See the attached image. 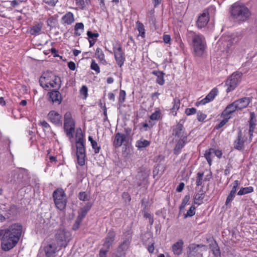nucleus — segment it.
<instances>
[{
	"instance_id": "obj_1",
	"label": "nucleus",
	"mask_w": 257,
	"mask_h": 257,
	"mask_svg": "<svg viewBox=\"0 0 257 257\" xmlns=\"http://www.w3.org/2000/svg\"><path fill=\"white\" fill-rule=\"evenodd\" d=\"M22 225L19 223H14L4 229V237L1 242L3 250L9 251L17 244L22 235Z\"/></svg>"
},
{
	"instance_id": "obj_2",
	"label": "nucleus",
	"mask_w": 257,
	"mask_h": 257,
	"mask_svg": "<svg viewBox=\"0 0 257 257\" xmlns=\"http://www.w3.org/2000/svg\"><path fill=\"white\" fill-rule=\"evenodd\" d=\"M186 39L193 47L194 55L197 57L202 56L206 47L204 37L201 34L188 31L186 33Z\"/></svg>"
},
{
	"instance_id": "obj_3",
	"label": "nucleus",
	"mask_w": 257,
	"mask_h": 257,
	"mask_svg": "<svg viewBox=\"0 0 257 257\" xmlns=\"http://www.w3.org/2000/svg\"><path fill=\"white\" fill-rule=\"evenodd\" d=\"M230 14L232 18L237 22L246 21L251 15L250 11L245 6L237 3H235L231 6Z\"/></svg>"
},
{
	"instance_id": "obj_4",
	"label": "nucleus",
	"mask_w": 257,
	"mask_h": 257,
	"mask_svg": "<svg viewBox=\"0 0 257 257\" xmlns=\"http://www.w3.org/2000/svg\"><path fill=\"white\" fill-rule=\"evenodd\" d=\"M39 83L41 86L45 90H47L50 86L56 89L61 87L60 78L50 71H47L42 75L39 79Z\"/></svg>"
},
{
	"instance_id": "obj_5",
	"label": "nucleus",
	"mask_w": 257,
	"mask_h": 257,
	"mask_svg": "<svg viewBox=\"0 0 257 257\" xmlns=\"http://www.w3.org/2000/svg\"><path fill=\"white\" fill-rule=\"evenodd\" d=\"M30 178L28 170L21 169L13 172L11 182L17 188H22L30 185Z\"/></svg>"
},
{
	"instance_id": "obj_6",
	"label": "nucleus",
	"mask_w": 257,
	"mask_h": 257,
	"mask_svg": "<svg viewBox=\"0 0 257 257\" xmlns=\"http://www.w3.org/2000/svg\"><path fill=\"white\" fill-rule=\"evenodd\" d=\"M75 123L70 112H66L64 116V131L66 136L71 140L73 138Z\"/></svg>"
},
{
	"instance_id": "obj_7",
	"label": "nucleus",
	"mask_w": 257,
	"mask_h": 257,
	"mask_svg": "<svg viewBox=\"0 0 257 257\" xmlns=\"http://www.w3.org/2000/svg\"><path fill=\"white\" fill-rule=\"evenodd\" d=\"M53 198L56 207L60 210L65 209L67 204V198L62 189H57L53 193Z\"/></svg>"
},
{
	"instance_id": "obj_8",
	"label": "nucleus",
	"mask_w": 257,
	"mask_h": 257,
	"mask_svg": "<svg viewBox=\"0 0 257 257\" xmlns=\"http://www.w3.org/2000/svg\"><path fill=\"white\" fill-rule=\"evenodd\" d=\"M206 250L205 244L191 243L187 247V255L188 257H203L202 251Z\"/></svg>"
},
{
	"instance_id": "obj_9",
	"label": "nucleus",
	"mask_w": 257,
	"mask_h": 257,
	"mask_svg": "<svg viewBox=\"0 0 257 257\" xmlns=\"http://www.w3.org/2000/svg\"><path fill=\"white\" fill-rule=\"evenodd\" d=\"M216 11L214 7H210L207 9H204L196 21V26L198 29L204 28L208 24L209 21L210 14H214Z\"/></svg>"
},
{
	"instance_id": "obj_10",
	"label": "nucleus",
	"mask_w": 257,
	"mask_h": 257,
	"mask_svg": "<svg viewBox=\"0 0 257 257\" xmlns=\"http://www.w3.org/2000/svg\"><path fill=\"white\" fill-rule=\"evenodd\" d=\"M242 74L241 73H233L230 75L225 82L227 86L226 92L227 93L233 91L241 81Z\"/></svg>"
},
{
	"instance_id": "obj_11",
	"label": "nucleus",
	"mask_w": 257,
	"mask_h": 257,
	"mask_svg": "<svg viewBox=\"0 0 257 257\" xmlns=\"http://www.w3.org/2000/svg\"><path fill=\"white\" fill-rule=\"evenodd\" d=\"M113 52L117 65L119 67H121L125 61V56L124 52L122 50V46L120 43L117 44V46H113Z\"/></svg>"
},
{
	"instance_id": "obj_12",
	"label": "nucleus",
	"mask_w": 257,
	"mask_h": 257,
	"mask_svg": "<svg viewBox=\"0 0 257 257\" xmlns=\"http://www.w3.org/2000/svg\"><path fill=\"white\" fill-rule=\"evenodd\" d=\"M247 141V138L243 134L241 130L237 132L236 139L233 142V148L239 151H242L245 148L244 144Z\"/></svg>"
},
{
	"instance_id": "obj_13",
	"label": "nucleus",
	"mask_w": 257,
	"mask_h": 257,
	"mask_svg": "<svg viewBox=\"0 0 257 257\" xmlns=\"http://www.w3.org/2000/svg\"><path fill=\"white\" fill-rule=\"evenodd\" d=\"M67 234H69V233L63 229H59L57 230L55 235L56 243L60 247H65L67 245L68 241L67 240Z\"/></svg>"
},
{
	"instance_id": "obj_14",
	"label": "nucleus",
	"mask_w": 257,
	"mask_h": 257,
	"mask_svg": "<svg viewBox=\"0 0 257 257\" xmlns=\"http://www.w3.org/2000/svg\"><path fill=\"white\" fill-rule=\"evenodd\" d=\"M172 135L179 139H187L188 135L183 124L178 122L172 127Z\"/></svg>"
},
{
	"instance_id": "obj_15",
	"label": "nucleus",
	"mask_w": 257,
	"mask_h": 257,
	"mask_svg": "<svg viewBox=\"0 0 257 257\" xmlns=\"http://www.w3.org/2000/svg\"><path fill=\"white\" fill-rule=\"evenodd\" d=\"M61 247L58 246L56 242L52 241L44 246V250L46 257H56L57 252L59 251Z\"/></svg>"
},
{
	"instance_id": "obj_16",
	"label": "nucleus",
	"mask_w": 257,
	"mask_h": 257,
	"mask_svg": "<svg viewBox=\"0 0 257 257\" xmlns=\"http://www.w3.org/2000/svg\"><path fill=\"white\" fill-rule=\"evenodd\" d=\"M130 242L129 238H125L118 246L116 253L113 254L112 257H124L126 254V251L129 248Z\"/></svg>"
},
{
	"instance_id": "obj_17",
	"label": "nucleus",
	"mask_w": 257,
	"mask_h": 257,
	"mask_svg": "<svg viewBox=\"0 0 257 257\" xmlns=\"http://www.w3.org/2000/svg\"><path fill=\"white\" fill-rule=\"evenodd\" d=\"M48 120L54 125L60 126L62 124V116L58 112L55 110L50 111L48 115Z\"/></svg>"
},
{
	"instance_id": "obj_18",
	"label": "nucleus",
	"mask_w": 257,
	"mask_h": 257,
	"mask_svg": "<svg viewBox=\"0 0 257 257\" xmlns=\"http://www.w3.org/2000/svg\"><path fill=\"white\" fill-rule=\"evenodd\" d=\"M49 100L53 104H61L62 101L61 94L57 90H54L48 93Z\"/></svg>"
},
{
	"instance_id": "obj_19",
	"label": "nucleus",
	"mask_w": 257,
	"mask_h": 257,
	"mask_svg": "<svg viewBox=\"0 0 257 257\" xmlns=\"http://www.w3.org/2000/svg\"><path fill=\"white\" fill-rule=\"evenodd\" d=\"M207 241L209 243V247L212 253L215 257H221V252L216 241L213 237L207 238Z\"/></svg>"
},
{
	"instance_id": "obj_20",
	"label": "nucleus",
	"mask_w": 257,
	"mask_h": 257,
	"mask_svg": "<svg viewBox=\"0 0 257 257\" xmlns=\"http://www.w3.org/2000/svg\"><path fill=\"white\" fill-rule=\"evenodd\" d=\"M115 236L116 233L115 231L113 229L109 230L104 239L103 247L110 248V246L112 244L115 240Z\"/></svg>"
},
{
	"instance_id": "obj_21",
	"label": "nucleus",
	"mask_w": 257,
	"mask_h": 257,
	"mask_svg": "<svg viewBox=\"0 0 257 257\" xmlns=\"http://www.w3.org/2000/svg\"><path fill=\"white\" fill-rule=\"evenodd\" d=\"M234 103L238 110L246 108L250 102L249 97H244L235 100Z\"/></svg>"
},
{
	"instance_id": "obj_22",
	"label": "nucleus",
	"mask_w": 257,
	"mask_h": 257,
	"mask_svg": "<svg viewBox=\"0 0 257 257\" xmlns=\"http://www.w3.org/2000/svg\"><path fill=\"white\" fill-rule=\"evenodd\" d=\"M236 110H238L236 105L233 101L231 103L227 105L225 108L222 111L221 113V117H230V114L235 112Z\"/></svg>"
},
{
	"instance_id": "obj_23",
	"label": "nucleus",
	"mask_w": 257,
	"mask_h": 257,
	"mask_svg": "<svg viewBox=\"0 0 257 257\" xmlns=\"http://www.w3.org/2000/svg\"><path fill=\"white\" fill-rule=\"evenodd\" d=\"M148 175L143 172L139 173L136 176V178L138 180L137 184L138 187H145L146 184H148Z\"/></svg>"
},
{
	"instance_id": "obj_24",
	"label": "nucleus",
	"mask_w": 257,
	"mask_h": 257,
	"mask_svg": "<svg viewBox=\"0 0 257 257\" xmlns=\"http://www.w3.org/2000/svg\"><path fill=\"white\" fill-rule=\"evenodd\" d=\"M126 138V135L120 133H117L115 135L113 145L115 148L120 147L124 142L125 141Z\"/></svg>"
},
{
	"instance_id": "obj_25",
	"label": "nucleus",
	"mask_w": 257,
	"mask_h": 257,
	"mask_svg": "<svg viewBox=\"0 0 257 257\" xmlns=\"http://www.w3.org/2000/svg\"><path fill=\"white\" fill-rule=\"evenodd\" d=\"M183 244V240L181 239H180L172 245V250L174 254L176 255H179L182 254Z\"/></svg>"
},
{
	"instance_id": "obj_26",
	"label": "nucleus",
	"mask_w": 257,
	"mask_h": 257,
	"mask_svg": "<svg viewBox=\"0 0 257 257\" xmlns=\"http://www.w3.org/2000/svg\"><path fill=\"white\" fill-rule=\"evenodd\" d=\"M218 92V89L216 88H213L206 97L200 101L199 103L204 105L212 101L217 95Z\"/></svg>"
},
{
	"instance_id": "obj_27",
	"label": "nucleus",
	"mask_w": 257,
	"mask_h": 257,
	"mask_svg": "<svg viewBox=\"0 0 257 257\" xmlns=\"http://www.w3.org/2000/svg\"><path fill=\"white\" fill-rule=\"evenodd\" d=\"M187 143V139H179L177 142L174 148V154L177 155H179L182 149Z\"/></svg>"
},
{
	"instance_id": "obj_28",
	"label": "nucleus",
	"mask_w": 257,
	"mask_h": 257,
	"mask_svg": "<svg viewBox=\"0 0 257 257\" xmlns=\"http://www.w3.org/2000/svg\"><path fill=\"white\" fill-rule=\"evenodd\" d=\"M152 74L157 77L156 83L160 85H163L165 83L164 75L165 73L161 71L154 70L152 72Z\"/></svg>"
},
{
	"instance_id": "obj_29",
	"label": "nucleus",
	"mask_w": 257,
	"mask_h": 257,
	"mask_svg": "<svg viewBox=\"0 0 257 257\" xmlns=\"http://www.w3.org/2000/svg\"><path fill=\"white\" fill-rule=\"evenodd\" d=\"M62 22L67 25L72 24L75 21L74 15L71 12H68L61 18Z\"/></svg>"
},
{
	"instance_id": "obj_30",
	"label": "nucleus",
	"mask_w": 257,
	"mask_h": 257,
	"mask_svg": "<svg viewBox=\"0 0 257 257\" xmlns=\"http://www.w3.org/2000/svg\"><path fill=\"white\" fill-rule=\"evenodd\" d=\"M203 186L200 190L194 196V204L200 205L203 202V200L204 198L205 194L202 189Z\"/></svg>"
},
{
	"instance_id": "obj_31",
	"label": "nucleus",
	"mask_w": 257,
	"mask_h": 257,
	"mask_svg": "<svg viewBox=\"0 0 257 257\" xmlns=\"http://www.w3.org/2000/svg\"><path fill=\"white\" fill-rule=\"evenodd\" d=\"M76 149L79 148H84V136L83 133H82L81 130L80 128V133L78 131L77 132L76 135Z\"/></svg>"
},
{
	"instance_id": "obj_32",
	"label": "nucleus",
	"mask_w": 257,
	"mask_h": 257,
	"mask_svg": "<svg viewBox=\"0 0 257 257\" xmlns=\"http://www.w3.org/2000/svg\"><path fill=\"white\" fill-rule=\"evenodd\" d=\"M150 144V141L141 138L140 140L136 141L135 146L138 150H142L148 147Z\"/></svg>"
},
{
	"instance_id": "obj_33",
	"label": "nucleus",
	"mask_w": 257,
	"mask_h": 257,
	"mask_svg": "<svg viewBox=\"0 0 257 257\" xmlns=\"http://www.w3.org/2000/svg\"><path fill=\"white\" fill-rule=\"evenodd\" d=\"M95 57L98 60L99 62L103 65L107 63L105 59V55L102 50L100 48H97L96 49L95 53Z\"/></svg>"
},
{
	"instance_id": "obj_34",
	"label": "nucleus",
	"mask_w": 257,
	"mask_h": 257,
	"mask_svg": "<svg viewBox=\"0 0 257 257\" xmlns=\"http://www.w3.org/2000/svg\"><path fill=\"white\" fill-rule=\"evenodd\" d=\"M173 106L171 108V113H172V115L174 116L176 115L177 111L180 108V100L179 98L175 97L173 99Z\"/></svg>"
},
{
	"instance_id": "obj_35",
	"label": "nucleus",
	"mask_w": 257,
	"mask_h": 257,
	"mask_svg": "<svg viewBox=\"0 0 257 257\" xmlns=\"http://www.w3.org/2000/svg\"><path fill=\"white\" fill-rule=\"evenodd\" d=\"M43 25L42 23H38L31 28L30 34L32 35H39L42 30Z\"/></svg>"
},
{
	"instance_id": "obj_36",
	"label": "nucleus",
	"mask_w": 257,
	"mask_h": 257,
	"mask_svg": "<svg viewBox=\"0 0 257 257\" xmlns=\"http://www.w3.org/2000/svg\"><path fill=\"white\" fill-rule=\"evenodd\" d=\"M213 152V148H210L208 150H207L205 151L204 154V157L206 159L208 164L209 166H211L212 164V158L214 157V155Z\"/></svg>"
},
{
	"instance_id": "obj_37",
	"label": "nucleus",
	"mask_w": 257,
	"mask_h": 257,
	"mask_svg": "<svg viewBox=\"0 0 257 257\" xmlns=\"http://www.w3.org/2000/svg\"><path fill=\"white\" fill-rule=\"evenodd\" d=\"M257 122L256 116L254 112H250L249 113V118L248 121V125L255 127Z\"/></svg>"
},
{
	"instance_id": "obj_38",
	"label": "nucleus",
	"mask_w": 257,
	"mask_h": 257,
	"mask_svg": "<svg viewBox=\"0 0 257 257\" xmlns=\"http://www.w3.org/2000/svg\"><path fill=\"white\" fill-rule=\"evenodd\" d=\"M253 191V188L251 186L247 187H241L237 192V195H243L248 193H251Z\"/></svg>"
},
{
	"instance_id": "obj_39",
	"label": "nucleus",
	"mask_w": 257,
	"mask_h": 257,
	"mask_svg": "<svg viewBox=\"0 0 257 257\" xmlns=\"http://www.w3.org/2000/svg\"><path fill=\"white\" fill-rule=\"evenodd\" d=\"M161 110L157 109L150 116V119L152 120H159L162 118Z\"/></svg>"
},
{
	"instance_id": "obj_40",
	"label": "nucleus",
	"mask_w": 257,
	"mask_h": 257,
	"mask_svg": "<svg viewBox=\"0 0 257 257\" xmlns=\"http://www.w3.org/2000/svg\"><path fill=\"white\" fill-rule=\"evenodd\" d=\"M204 173L203 172H199L196 174V185L197 187L202 185L203 180Z\"/></svg>"
},
{
	"instance_id": "obj_41",
	"label": "nucleus",
	"mask_w": 257,
	"mask_h": 257,
	"mask_svg": "<svg viewBox=\"0 0 257 257\" xmlns=\"http://www.w3.org/2000/svg\"><path fill=\"white\" fill-rule=\"evenodd\" d=\"M137 26V29L141 35V36L143 38L145 37V30L144 28V25L140 22L139 21H138L136 23Z\"/></svg>"
},
{
	"instance_id": "obj_42",
	"label": "nucleus",
	"mask_w": 257,
	"mask_h": 257,
	"mask_svg": "<svg viewBox=\"0 0 257 257\" xmlns=\"http://www.w3.org/2000/svg\"><path fill=\"white\" fill-rule=\"evenodd\" d=\"M57 23V18L54 16L49 18L47 21V26L50 28L55 27Z\"/></svg>"
},
{
	"instance_id": "obj_43",
	"label": "nucleus",
	"mask_w": 257,
	"mask_h": 257,
	"mask_svg": "<svg viewBox=\"0 0 257 257\" xmlns=\"http://www.w3.org/2000/svg\"><path fill=\"white\" fill-rule=\"evenodd\" d=\"M235 193L229 192L228 195L227 196L225 205L226 206H228L229 207H231L230 203L232 202V201L234 199L235 196Z\"/></svg>"
},
{
	"instance_id": "obj_44",
	"label": "nucleus",
	"mask_w": 257,
	"mask_h": 257,
	"mask_svg": "<svg viewBox=\"0 0 257 257\" xmlns=\"http://www.w3.org/2000/svg\"><path fill=\"white\" fill-rule=\"evenodd\" d=\"M190 197L189 195H187L185 196V197L182 199L181 204L179 207L180 211H181L182 210H183L184 209L185 206L188 203V202L190 200Z\"/></svg>"
},
{
	"instance_id": "obj_45",
	"label": "nucleus",
	"mask_w": 257,
	"mask_h": 257,
	"mask_svg": "<svg viewBox=\"0 0 257 257\" xmlns=\"http://www.w3.org/2000/svg\"><path fill=\"white\" fill-rule=\"evenodd\" d=\"M79 199L81 201H85L89 199V196L85 191L80 192L78 195Z\"/></svg>"
},
{
	"instance_id": "obj_46",
	"label": "nucleus",
	"mask_w": 257,
	"mask_h": 257,
	"mask_svg": "<svg viewBox=\"0 0 257 257\" xmlns=\"http://www.w3.org/2000/svg\"><path fill=\"white\" fill-rule=\"evenodd\" d=\"M76 156L78 164L81 166L84 165L86 154H76Z\"/></svg>"
},
{
	"instance_id": "obj_47",
	"label": "nucleus",
	"mask_w": 257,
	"mask_h": 257,
	"mask_svg": "<svg viewBox=\"0 0 257 257\" xmlns=\"http://www.w3.org/2000/svg\"><path fill=\"white\" fill-rule=\"evenodd\" d=\"M195 214V207L194 206L192 205L189 209L187 211V213L184 214V218L192 217Z\"/></svg>"
},
{
	"instance_id": "obj_48",
	"label": "nucleus",
	"mask_w": 257,
	"mask_h": 257,
	"mask_svg": "<svg viewBox=\"0 0 257 257\" xmlns=\"http://www.w3.org/2000/svg\"><path fill=\"white\" fill-rule=\"evenodd\" d=\"M90 68L92 70H94L96 74H98L100 73V68L98 65L96 63L95 61L93 59H92L91 62Z\"/></svg>"
},
{
	"instance_id": "obj_49",
	"label": "nucleus",
	"mask_w": 257,
	"mask_h": 257,
	"mask_svg": "<svg viewBox=\"0 0 257 257\" xmlns=\"http://www.w3.org/2000/svg\"><path fill=\"white\" fill-rule=\"evenodd\" d=\"M75 3L76 6H77L80 10H83L85 7V4L86 3V0H75Z\"/></svg>"
},
{
	"instance_id": "obj_50",
	"label": "nucleus",
	"mask_w": 257,
	"mask_h": 257,
	"mask_svg": "<svg viewBox=\"0 0 257 257\" xmlns=\"http://www.w3.org/2000/svg\"><path fill=\"white\" fill-rule=\"evenodd\" d=\"M224 119H222L218 124H217L215 128L216 130H219L228 121L230 117H223Z\"/></svg>"
},
{
	"instance_id": "obj_51",
	"label": "nucleus",
	"mask_w": 257,
	"mask_h": 257,
	"mask_svg": "<svg viewBox=\"0 0 257 257\" xmlns=\"http://www.w3.org/2000/svg\"><path fill=\"white\" fill-rule=\"evenodd\" d=\"M125 91L123 90H120L119 91L118 98V102L120 104H122L125 101Z\"/></svg>"
},
{
	"instance_id": "obj_52",
	"label": "nucleus",
	"mask_w": 257,
	"mask_h": 257,
	"mask_svg": "<svg viewBox=\"0 0 257 257\" xmlns=\"http://www.w3.org/2000/svg\"><path fill=\"white\" fill-rule=\"evenodd\" d=\"M87 35L90 40H96L99 37V35L98 33H92L91 31H87Z\"/></svg>"
},
{
	"instance_id": "obj_53",
	"label": "nucleus",
	"mask_w": 257,
	"mask_h": 257,
	"mask_svg": "<svg viewBox=\"0 0 257 257\" xmlns=\"http://www.w3.org/2000/svg\"><path fill=\"white\" fill-rule=\"evenodd\" d=\"M207 115L200 111L197 112V119L200 122H202L206 118Z\"/></svg>"
},
{
	"instance_id": "obj_54",
	"label": "nucleus",
	"mask_w": 257,
	"mask_h": 257,
	"mask_svg": "<svg viewBox=\"0 0 257 257\" xmlns=\"http://www.w3.org/2000/svg\"><path fill=\"white\" fill-rule=\"evenodd\" d=\"M240 185V182L238 180H235L232 183V187L230 192L236 194L237 188Z\"/></svg>"
},
{
	"instance_id": "obj_55",
	"label": "nucleus",
	"mask_w": 257,
	"mask_h": 257,
	"mask_svg": "<svg viewBox=\"0 0 257 257\" xmlns=\"http://www.w3.org/2000/svg\"><path fill=\"white\" fill-rule=\"evenodd\" d=\"M81 95H83L84 98H86L88 96V88L85 85H83L80 90Z\"/></svg>"
},
{
	"instance_id": "obj_56",
	"label": "nucleus",
	"mask_w": 257,
	"mask_h": 257,
	"mask_svg": "<svg viewBox=\"0 0 257 257\" xmlns=\"http://www.w3.org/2000/svg\"><path fill=\"white\" fill-rule=\"evenodd\" d=\"M109 248L103 247L100 249L99 252V257H106L107 253L109 251Z\"/></svg>"
},
{
	"instance_id": "obj_57",
	"label": "nucleus",
	"mask_w": 257,
	"mask_h": 257,
	"mask_svg": "<svg viewBox=\"0 0 257 257\" xmlns=\"http://www.w3.org/2000/svg\"><path fill=\"white\" fill-rule=\"evenodd\" d=\"M187 115H190L194 114L197 112V109L195 108H187L185 109V111Z\"/></svg>"
},
{
	"instance_id": "obj_58",
	"label": "nucleus",
	"mask_w": 257,
	"mask_h": 257,
	"mask_svg": "<svg viewBox=\"0 0 257 257\" xmlns=\"http://www.w3.org/2000/svg\"><path fill=\"white\" fill-rule=\"evenodd\" d=\"M91 146L95 154H98L99 152L100 147L98 146L97 143L96 141L92 142Z\"/></svg>"
},
{
	"instance_id": "obj_59",
	"label": "nucleus",
	"mask_w": 257,
	"mask_h": 257,
	"mask_svg": "<svg viewBox=\"0 0 257 257\" xmlns=\"http://www.w3.org/2000/svg\"><path fill=\"white\" fill-rule=\"evenodd\" d=\"M82 221V220L77 217L75 223L73 225V227H72L73 230H77L79 228L80 224H81Z\"/></svg>"
},
{
	"instance_id": "obj_60",
	"label": "nucleus",
	"mask_w": 257,
	"mask_h": 257,
	"mask_svg": "<svg viewBox=\"0 0 257 257\" xmlns=\"http://www.w3.org/2000/svg\"><path fill=\"white\" fill-rule=\"evenodd\" d=\"M87 213V212L86 211L84 210L81 208L80 211L78 212L77 218L83 220L85 216L86 215Z\"/></svg>"
},
{
	"instance_id": "obj_61",
	"label": "nucleus",
	"mask_w": 257,
	"mask_h": 257,
	"mask_svg": "<svg viewBox=\"0 0 257 257\" xmlns=\"http://www.w3.org/2000/svg\"><path fill=\"white\" fill-rule=\"evenodd\" d=\"M43 2L51 7H54L58 3V0H43Z\"/></svg>"
},
{
	"instance_id": "obj_62",
	"label": "nucleus",
	"mask_w": 257,
	"mask_h": 257,
	"mask_svg": "<svg viewBox=\"0 0 257 257\" xmlns=\"http://www.w3.org/2000/svg\"><path fill=\"white\" fill-rule=\"evenodd\" d=\"M212 152H213L214 155L216 156L218 158L220 159L221 158L222 152L221 150L213 148Z\"/></svg>"
},
{
	"instance_id": "obj_63",
	"label": "nucleus",
	"mask_w": 257,
	"mask_h": 257,
	"mask_svg": "<svg viewBox=\"0 0 257 257\" xmlns=\"http://www.w3.org/2000/svg\"><path fill=\"white\" fill-rule=\"evenodd\" d=\"M148 201L146 198H143L141 200L142 207H143V210H147L148 209Z\"/></svg>"
},
{
	"instance_id": "obj_64",
	"label": "nucleus",
	"mask_w": 257,
	"mask_h": 257,
	"mask_svg": "<svg viewBox=\"0 0 257 257\" xmlns=\"http://www.w3.org/2000/svg\"><path fill=\"white\" fill-rule=\"evenodd\" d=\"M38 124L45 128H50V125L45 120L40 121Z\"/></svg>"
}]
</instances>
